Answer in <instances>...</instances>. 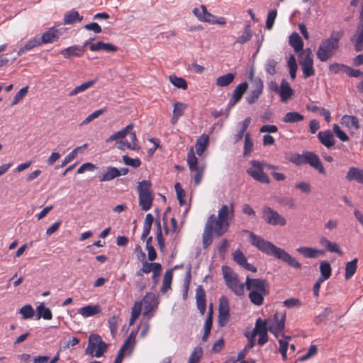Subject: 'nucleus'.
<instances>
[{"instance_id":"nucleus-52","label":"nucleus","mask_w":363,"mask_h":363,"mask_svg":"<svg viewBox=\"0 0 363 363\" xmlns=\"http://www.w3.org/2000/svg\"><path fill=\"white\" fill-rule=\"evenodd\" d=\"M320 274L323 278H330L332 274L330 264L328 261H322L320 264Z\"/></svg>"},{"instance_id":"nucleus-55","label":"nucleus","mask_w":363,"mask_h":363,"mask_svg":"<svg viewBox=\"0 0 363 363\" xmlns=\"http://www.w3.org/2000/svg\"><path fill=\"white\" fill-rule=\"evenodd\" d=\"M253 150V143L250 138V133H247L245 135V143H244V150L243 155L245 156L250 155Z\"/></svg>"},{"instance_id":"nucleus-57","label":"nucleus","mask_w":363,"mask_h":363,"mask_svg":"<svg viewBox=\"0 0 363 363\" xmlns=\"http://www.w3.org/2000/svg\"><path fill=\"white\" fill-rule=\"evenodd\" d=\"M277 16V11L276 9H272L269 11L267 14V18L266 20V28L268 30H271L273 28L275 19Z\"/></svg>"},{"instance_id":"nucleus-51","label":"nucleus","mask_w":363,"mask_h":363,"mask_svg":"<svg viewBox=\"0 0 363 363\" xmlns=\"http://www.w3.org/2000/svg\"><path fill=\"white\" fill-rule=\"evenodd\" d=\"M203 354V349L198 346L191 352L188 363H199Z\"/></svg>"},{"instance_id":"nucleus-44","label":"nucleus","mask_w":363,"mask_h":363,"mask_svg":"<svg viewBox=\"0 0 363 363\" xmlns=\"http://www.w3.org/2000/svg\"><path fill=\"white\" fill-rule=\"evenodd\" d=\"M141 310L142 303L139 301L135 302L132 308L131 316L129 321L130 325H132L135 323L136 319H138V318L140 316L141 313Z\"/></svg>"},{"instance_id":"nucleus-58","label":"nucleus","mask_w":363,"mask_h":363,"mask_svg":"<svg viewBox=\"0 0 363 363\" xmlns=\"http://www.w3.org/2000/svg\"><path fill=\"white\" fill-rule=\"evenodd\" d=\"M234 261L240 266L243 267L247 262L242 251L238 250L233 254Z\"/></svg>"},{"instance_id":"nucleus-42","label":"nucleus","mask_w":363,"mask_h":363,"mask_svg":"<svg viewBox=\"0 0 363 363\" xmlns=\"http://www.w3.org/2000/svg\"><path fill=\"white\" fill-rule=\"evenodd\" d=\"M169 82L177 88L186 90L188 88L187 82L182 77H179L174 74L169 77Z\"/></svg>"},{"instance_id":"nucleus-40","label":"nucleus","mask_w":363,"mask_h":363,"mask_svg":"<svg viewBox=\"0 0 363 363\" xmlns=\"http://www.w3.org/2000/svg\"><path fill=\"white\" fill-rule=\"evenodd\" d=\"M248 88V84L246 82L239 84L233 91V95L235 101H240L244 94Z\"/></svg>"},{"instance_id":"nucleus-47","label":"nucleus","mask_w":363,"mask_h":363,"mask_svg":"<svg viewBox=\"0 0 363 363\" xmlns=\"http://www.w3.org/2000/svg\"><path fill=\"white\" fill-rule=\"evenodd\" d=\"M186 104L177 101L174 104L173 109V117L172 120L176 118V121L179 119L184 114V110L186 108Z\"/></svg>"},{"instance_id":"nucleus-13","label":"nucleus","mask_w":363,"mask_h":363,"mask_svg":"<svg viewBox=\"0 0 363 363\" xmlns=\"http://www.w3.org/2000/svg\"><path fill=\"white\" fill-rule=\"evenodd\" d=\"M93 40V39H89L86 40L84 46L79 45H72L60 51V54L62 55L65 58H70L72 57H81L84 52V48L89 44V43Z\"/></svg>"},{"instance_id":"nucleus-23","label":"nucleus","mask_w":363,"mask_h":363,"mask_svg":"<svg viewBox=\"0 0 363 363\" xmlns=\"http://www.w3.org/2000/svg\"><path fill=\"white\" fill-rule=\"evenodd\" d=\"M101 311L100 306L98 305H87L78 310V313L84 318L95 315Z\"/></svg>"},{"instance_id":"nucleus-43","label":"nucleus","mask_w":363,"mask_h":363,"mask_svg":"<svg viewBox=\"0 0 363 363\" xmlns=\"http://www.w3.org/2000/svg\"><path fill=\"white\" fill-rule=\"evenodd\" d=\"M132 338H133V333H130V335L125 340V341L123 344L122 347H121V349L118 352V354H117V355L116 357V359H115L113 363H121V362L123 360V356H124V354H125V352L127 347H128V345H129Z\"/></svg>"},{"instance_id":"nucleus-28","label":"nucleus","mask_w":363,"mask_h":363,"mask_svg":"<svg viewBox=\"0 0 363 363\" xmlns=\"http://www.w3.org/2000/svg\"><path fill=\"white\" fill-rule=\"evenodd\" d=\"M297 252L303 255L307 258H315L318 255L323 254L324 251L321 250H317L308 247H300L297 248Z\"/></svg>"},{"instance_id":"nucleus-5","label":"nucleus","mask_w":363,"mask_h":363,"mask_svg":"<svg viewBox=\"0 0 363 363\" xmlns=\"http://www.w3.org/2000/svg\"><path fill=\"white\" fill-rule=\"evenodd\" d=\"M251 167L247 169V173L253 179L262 184H269L270 179L264 172V162L258 160L250 161Z\"/></svg>"},{"instance_id":"nucleus-37","label":"nucleus","mask_w":363,"mask_h":363,"mask_svg":"<svg viewBox=\"0 0 363 363\" xmlns=\"http://www.w3.org/2000/svg\"><path fill=\"white\" fill-rule=\"evenodd\" d=\"M40 45H41V44L39 41V38H31L25 44L24 46H23L22 48H21L18 50V51L17 52V55L21 56L23 54H24L26 51L31 50L34 48L40 46Z\"/></svg>"},{"instance_id":"nucleus-7","label":"nucleus","mask_w":363,"mask_h":363,"mask_svg":"<svg viewBox=\"0 0 363 363\" xmlns=\"http://www.w3.org/2000/svg\"><path fill=\"white\" fill-rule=\"evenodd\" d=\"M210 224L214 233L218 237L223 235L228 229L229 222L223 221L216 218L214 214L211 215L206 223V225Z\"/></svg>"},{"instance_id":"nucleus-61","label":"nucleus","mask_w":363,"mask_h":363,"mask_svg":"<svg viewBox=\"0 0 363 363\" xmlns=\"http://www.w3.org/2000/svg\"><path fill=\"white\" fill-rule=\"evenodd\" d=\"M333 313V309L331 307H327L323 309V311L315 317V323L316 325H319L321 322H323L330 314Z\"/></svg>"},{"instance_id":"nucleus-35","label":"nucleus","mask_w":363,"mask_h":363,"mask_svg":"<svg viewBox=\"0 0 363 363\" xmlns=\"http://www.w3.org/2000/svg\"><path fill=\"white\" fill-rule=\"evenodd\" d=\"M173 277V269H169L165 272L163 277L162 286L161 288V292L165 294L171 289V284Z\"/></svg>"},{"instance_id":"nucleus-30","label":"nucleus","mask_w":363,"mask_h":363,"mask_svg":"<svg viewBox=\"0 0 363 363\" xmlns=\"http://www.w3.org/2000/svg\"><path fill=\"white\" fill-rule=\"evenodd\" d=\"M304 120V116L296 111H290L285 114L282 121L286 123H298Z\"/></svg>"},{"instance_id":"nucleus-15","label":"nucleus","mask_w":363,"mask_h":363,"mask_svg":"<svg viewBox=\"0 0 363 363\" xmlns=\"http://www.w3.org/2000/svg\"><path fill=\"white\" fill-rule=\"evenodd\" d=\"M278 94L280 96L281 101L285 103L294 95V90L291 87L289 83L283 79L281 82Z\"/></svg>"},{"instance_id":"nucleus-63","label":"nucleus","mask_w":363,"mask_h":363,"mask_svg":"<svg viewBox=\"0 0 363 363\" xmlns=\"http://www.w3.org/2000/svg\"><path fill=\"white\" fill-rule=\"evenodd\" d=\"M123 161L126 165L131 166L135 168L139 167L141 164V161L139 158L133 159L128 155L123 156Z\"/></svg>"},{"instance_id":"nucleus-26","label":"nucleus","mask_w":363,"mask_h":363,"mask_svg":"<svg viewBox=\"0 0 363 363\" xmlns=\"http://www.w3.org/2000/svg\"><path fill=\"white\" fill-rule=\"evenodd\" d=\"M289 44L293 47L296 52H299L303 50V42L301 36L296 32L292 33L290 35Z\"/></svg>"},{"instance_id":"nucleus-59","label":"nucleus","mask_w":363,"mask_h":363,"mask_svg":"<svg viewBox=\"0 0 363 363\" xmlns=\"http://www.w3.org/2000/svg\"><path fill=\"white\" fill-rule=\"evenodd\" d=\"M277 62L274 59H268L265 64V71L270 75H274L276 74V66Z\"/></svg>"},{"instance_id":"nucleus-8","label":"nucleus","mask_w":363,"mask_h":363,"mask_svg":"<svg viewBox=\"0 0 363 363\" xmlns=\"http://www.w3.org/2000/svg\"><path fill=\"white\" fill-rule=\"evenodd\" d=\"M230 308L227 297L222 296L219 299L218 307V325L220 327H225L229 320Z\"/></svg>"},{"instance_id":"nucleus-22","label":"nucleus","mask_w":363,"mask_h":363,"mask_svg":"<svg viewBox=\"0 0 363 363\" xmlns=\"http://www.w3.org/2000/svg\"><path fill=\"white\" fill-rule=\"evenodd\" d=\"M57 39V30L54 27H52L43 33L41 38H39V41L42 45L53 43Z\"/></svg>"},{"instance_id":"nucleus-31","label":"nucleus","mask_w":363,"mask_h":363,"mask_svg":"<svg viewBox=\"0 0 363 363\" xmlns=\"http://www.w3.org/2000/svg\"><path fill=\"white\" fill-rule=\"evenodd\" d=\"M137 191L138 196L153 194L152 191V183L149 180H143L138 183Z\"/></svg>"},{"instance_id":"nucleus-50","label":"nucleus","mask_w":363,"mask_h":363,"mask_svg":"<svg viewBox=\"0 0 363 363\" xmlns=\"http://www.w3.org/2000/svg\"><path fill=\"white\" fill-rule=\"evenodd\" d=\"M174 189L177 193V199L179 201V203L180 206H184L186 204V193L184 190L182 188V186L179 182H177L174 185Z\"/></svg>"},{"instance_id":"nucleus-20","label":"nucleus","mask_w":363,"mask_h":363,"mask_svg":"<svg viewBox=\"0 0 363 363\" xmlns=\"http://www.w3.org/2000/svg\"><path fill=\"white\" fill-rule=\"evenodd\" d=\"M118 177H120L118 169L115 167L108 166L106 168L104 172L99 175V179L101 182H109Z\"/></svg>"},{"instance_id":"nucleus-45","label":"nucleus","mask_w":363,"mask_h":363,"mask_svg":"<svg viewBox=\"0 0 363 363\" xmlns=\"http://www.w3.org/2000/svg\"><path fill=\"white\" fill-rule=\"evenodd\" d=\"M233 216V205L231 204L230 210L227 205H223L218 211V218L223 221H228V216Z\"/></svg>"},{"instance_id":"nucleus-24","label":"nucleus","mask_w":363,"mask_h":363,"mask_svg":"<svg viewBox=\"0 0 363 363\" xmlns=\"http://www.w3.org/2000/svg\"><path fill=\"white\" fill-rule=\"evenodd\" d=\"M320 244L325 248V250L330 252H335L338 255H342V252L340 250V246L335 243L330 241L325 237H322L320 239Z\"/></svg>"},{"instance_id":"nucleus-1","label":"nucleus","mask_w":363,"mask_h":363,"mask_svg":"<svg viewBox=\"0 0 363 363\" xmlns=\"http://www.w3.org/2000/svg\"><path fill=\"white\" fill-rule=\"evenodd\" d=\"M222 272L227 286L237 296L244 295L245 286L250 291L249 299L255 306H261L264 297L269 294L270 284L267 279L250 278L247 276L245 283H241L238 275L228 266H223Z\"/></svg>"},{"instance_id":"nucleus-17","label":"nucleus","mask_w":363,"mask_h":363,"mask_svg":"<svg viewBox=\"0 0 363 363\" xmlns=\"http://www.w3.org/2000/svg\"><path fill=\"white\" fill-rule=\"evenodd\" d=\"M196 299L197 308L201 315H203L206 310V292L202 286H197L196 290Z\"/></svg>"},{"instance_id":"nucleus-36","label":"nucleus","mask_w":363,"mask_h":363,"mask_svg":"<svg viewBox=\"0 0 363 363\" xmlns=\"http://www.w3.org/2000/svg\"><path fill=\"white\" fill-rule=\"evenodd\" d=\"M83 19V16L79 14L77 11L72 10L65 14L64 22L65 24H72L75 22H80Z\"/></svg>"},{"instance_id":"nucleus-38","label":"nucleus","mask_w":363,"mask_h":363,"mask_svg":"<svg viewBox=\"0 0 363 363\" xmlns=\"http://www.w3.org/2000/svg\"><path fill=\"white\" fill-rule=\"evenodd\" d=\"M252 36V32L251 30L250 25L249 23H247L245 25L243 33L237 38L235 43L242 45L249 41L251 39Z\"/></svg>"},{"instance_id":"nucleus-25","label":"nucleus","mask_w":363,"mask_h":363,"mask_svg":"<svg viewBox=\"0 0 363 363\" xmlns=\"http://www.w3.org/2000/svg\"><path fill=\"white\" fill-rule=\"evenodd\" d=\"M209 137L208 135L202 134L196 142L195 147L198 155L201 156L208 145Z\"/></svg>"},{"instance_id":"nucleus-2","label":"nucleus","mask_w":363,"mask_h":363,"mask_svg":"<svg viewBox=\"0 0 363 363\" xmlns=\"http://www.w3.org/2000/svg\"><path fill=\"white\" fill-rule=\"evenodd\" d=\"M250 236L251 238V244L263 253L269 256H274L275 258L287 263L293 268H301V264L284 249L277 247L272 242L265 240L254 233H250Z\"/></svg>"},{"instance_id":"nucleus-41","label":"nucleus","mask_w":363,"mask_h":363,"mask_svg":"<svg viewBox=\"0 0 363 363\" xmlns=\"http://www.w3.org/2000/svg\"><path fill=\"white\" fill-rule=\"evenodd\" d=\"M98 81V79H94L91 80H89L83 84H82L79 86H76L70 93L69 96H73L77 94H78L80 92H83L88 89L89 88L91 87L96 82Z\"/></svg>"},{"instance_id":"nucleus-62","label":"nucleus","mask_w":363,"mask_h":363,"mask_svg":"<svg viewBox=\"0 0 363 363\" xmlns=\"http://www.w3.org/2000/svg\"><path fill=\"white\" fill-rule=\"evenodd\" d=\"M333 131L335 135L342 142H347L349 140L348 135L341 130L340 127L337 124L333 125Z\"/></svg>"},{"instance_id":"nucleus-11","label":"nucleus","mask_w":363,"mask_h":363,"mask_svg":"<svg viewBox=\"0 0 363 363\" xmlns=\"http://www.w3.org/2000/svg\"><path fill=\"white\" fill-rule=\"evenodd\" d=\"M359 24L357 28L355 34L351 40L354 43V50L356 52L363 50V5L359 13Z\"/></svg>"},{"instance_id":"nucleus-54","label":"nucleus","mask_w":363,"mask_h":363,"mask_svg":"<svg viewBox=\"0 0 363 363\" xmlns=\"http://www.w3.org/2000/svg\"><path fill=\"white\" fill-rule=\"evenodd\" d=\"M347 65L337 62H333L328 67L329 71L335 74L346 72Z\"/></svg>"},{"instance_id":"nucleus-53","label":"nucleus","mask_w":363,"mask_h":363,"mask_svg":"<svg viewBox=\"0 0 363 363\" xmlns=\"http://www.w3.org/2000/svg\"><path fill=\"white\" fill-rule=\"evenodd\" d=\"M19 313L21 314L23 319H30L33 318L35 314L34 309L30 304L26 305L21 308Z\"/></svg>"},{"instance_id":"nucleus-16","label":"nucleus","mask_w":363,"mask_h":363,"mask_svg":"<svg viewBox=\"0 0 363 363\" xmlns=\"http://www.w3.org/2000/svg\"><path fill=\"white\" fill-rule=\"evenodd\" d=\"M317 136L320 143L325 147L330 149L334 146L335 141L330 130L320 131L318 133Z\"/></svg>"},{"instance_id":"nucleus-4","label":"nucleus","mask_w":363,"mask_h":363,"mask_svg":"<svg viewBox=\"0 0 363 363\" xmlns=\"http://www.w3.org/2000/svg\"><path fill=\"white\" fill-rule=\"evenodd\" d=\"M108 345L98 334H91L89 337L86 354L91 357H101L106 352Z\"/></svg>"},{"instance_id":"nucleus-34","label":"nucleus","mask_w":363,"mask_h":363,"mask_svg":"<svg viewBox=\"0 0 363 363\" xmlns=\"http://www.w3.org/2000/svg\"><path fill=\"white\" fill-rule=\"evenodd\" d=\"M235 77V75L233 73H227L220 76L216 79V84L219 87L227 86L233 82Z\"/></svg>"},{"instance_id":"nucleus-10","label":"nucleus","mask_w":363,"mask_h":363,"mask_svg":"<svg viewBox=\"0 0 363 363\" xmlns=\"http://www.w3.org/2000/svg\"><path fill=\"white\" fill-rule=\"evenodd\" d=\"M268 329L271 333H275L277 330H284L285 328L286 313L279 315L275 313L273 318L267 319Z\"/></svg>"},{"instance_id":"nucleus-18","label":"nucleus","mask_w":363,"mask_h":363,"mask_svg":"<svg viewBox=\"0 0 363 363\" xmlns=\"http://www.w3.org/2000/svg\"><path fill=\"white\" fill-rule=\"evenodd\" d=\"M143 301L145 303V313L155 311L159 303L156 296L152 293H147Z\"/></svg>"},{"instance_id":"nucleus-33","label":"nucleus","mask_w":363,"mask_h":363,"mask_svg":"<svg viewBox=\"0 0 363 363\" xmlns=\"http://www.w3.org/2000/svg\"><path fill=\"white\" fill-rule=\"evenodd\" d=\"M213 228L210 226V224L205 225V228L203 230V233L202 235V244L203 247L204 249L208 248V247L211 244L213 241Z\"/></svg>"},{"instance_id":"nucleus-48","label":"nucleus","mask_w":363,"mask_h":363,"mask_svg":"<svg viewBox=\"0 0 363 363\" xmlns=\"http://www.w3.org/2000/svg\"><path fill=\"white\" fill-rule=\"evenodd\" d=\"M187 163L189 164V169L191 172L197 171L198 160L192 149L188 152Z\"/></svg>"},{"instance_id":"nucleus-14","label":"nucleus","mask_w":363,"mask_h":363,"mask_svg":"<svg viewBox=\"0 0 363 363\" xmlns=\"http://www.w3.org/2000/svg\"><path fill=\"white\" fill-rule=\"evenodd\" d=\"M341 123L347 128L351 133H354L360 128L359 119L354 116L344 115L341 118Z\"/></svg>"},{"instance_id":"nucleus-64","label":"nucleus","mask_w":363,"mask_h":363,"mask_svg":"<svg viewBox=\"0 0 363 363\" xmlns=\"http://www.w3.org/2000/svg\"><path fill=\"white\" fill-rule=\"evenodd\" d=\"M317 352L318 349L316 345H313L308 348V352L304 355H302L298 358V360L300 362L306 361L313 357L317 353Z\"/></svg>"},{"instance_id":"nucleus-19","label":"nucleus","mask_w":363,"mask_h":363,"mask_svg":"<svg viewBox=\"0 0 363 363\" xmlns=\"http://www.w3.org/2000/svg\"><path fill=\"white\" fill-rule=\"evenodd\" d=\"M89 49L93 52L105 51L106 52H113L118 50V48L109 43L98 41L96 43L91 44Z\"/></svg>"},{"instance_id":"nucleus-3","label":"nucleus","mask_w":363,"mask_h":363,"mask_svg":"<svg viewBox=\"0 0 363 363\" xmlns=\"http://www.w3.org/2000/svg\"><path fill=\"white\" fill-rule=\"evenodd\" d=\"M342 35L340 31H333L328 38L320 42L316 52L317 58L320 62H326L335 55L340 48Z\"/></svg>"},{"instance_id":"nucleus-46","label":"nucleus","mask_w":363,"mask_h":363,"mask_svg":"<svg viewBox=\"0 0 363 363\" xmlns=\"http://www.w3.org/2000/svg\"><path fill=\"white\" fill-rule=\"evenodd\" d=\"M299 57L300 65L313 64V53L309 48L306 50L305 53L303 52V50L301 51Z\"/></svg>"},{"instance_id":"nucleus-29","label":"nucleus","mask_w":363,"mask_h":363,"mask_svg":"<svg viewBox=\"0 0 363 363\" xmlns=\"http://www.w3.org/2000/svg\"><path fill=\"white\" fill-rule=\"evenodd\" d=\"M37 315L35 319L39 320L43 318L45 320H51L52 313L51 310L46 307L44 303H40L36 308Z\"/></svg>"},{"instance_id":"nucleus-32","label":"nucleus","mask_w":363,"mask_h":363,"mask_svg":"<svg viewBox=\"0 0 363 363\" xmlns=\"http://www.w3.org/2000/svg\"><path fill=\"white\" fill-rule=\"evenodd\" d=\"M139 206L143 211H148L151 208L154 200L153 194L138 196Z\"/></svg>"},{"instance_id":"nucleus-49","label":"nucleus","mask_w":363,"mask_h":363,"mask_svg":"<svg viewBox=\"0 0 363 363\" xmlns=\"http://www.w3.org/2000/svg\"><path fill=\"white\" fill-rule=\"evenodd\" d=\"M143 266H142V271L144 272L145 274H148L150 272H153V270H156L162 267V265L160 263L157 262H147L145 259L143 261H141Z\"/></svg>"},{"instance_id":"nucleus-6","label":"nucleus","mask_w":363,"mask_h":363,"mask_svg":"<svg viewBox=\"0 0 363 363\" xmlns=\"http://www.w3.org/2000/svg\"><path fill=\"white\" fill-rule=\"evenodd\" d=\"M264 221L272 225L284 226L286 224V218L269 206H264L262 209Z\"/></svg>"},{"instance_id":"nucleus-60","label":"nucleus","mask_w":363,"mask_h":363,"mask_svg":"<svg viewBox=\"0 0 363 363\" xmlns=\"http://www.w3.org/2000/svg\"><path fill=\"white\" fill-rule=\"evenodd\" d=\"M303 75L305 79L311 77L315 74L313 64L301 65Z\"/></svg>"},{"instance_id":"nucleus-39","label":"nucleus","mask_w":363,"mask_h":363,"mask_svg":"<svg viewBox=\"0 0 363 363\" xmlns=\"http://www.w3.org/2000/svg\"><path fill=\"white\" fill-rule=\"evenodd\" d=\"M357 258H354L346 264L345 273V279L346 280L350 279L355 274L357 268Z\"/></svg>"},{"instance_id":"nucleus-27","label":"nucleus","mask_w":363,"mask_h":363,"mask_svg":"<svg viewBox=\"0 0 363 363\" xmlns=\"http://www.w3.org/2000/svg\"><path fill=\"white\" fill-rule=\"evenodd\" d=\"M269 331L268 323L267 319L262 320L261 318L257 319L255 328L252 332V336L258 334L265 333Z\"/></svg>"},{"instance_id":"nucleus-21","label":"nucleus","mask_w":363,"mask_h":363,"mask_svg":"<svg viewBox=\"0 0 363 363\" xmlns=\"http://www.w3.org/2000/svg\"><path fill=\"white\" fill-rule=\"evenodd\" d=\"M346 179L350 182L355 181L359 184H363V169L355 167H350L346 174Z\"/></svg>"},{"instance_id":"nucleus-56","label":"nucleus","mask_w":363,"mask_h":363,"mask_svg":"<svg viewBox=\"0 0 363 363\" xmlns=\"http://www.w3.org/2000/svg\"><path fill=\"white\" fill-rule=\"evenodd\" d=\"M28 91V86H24L21 88L14 96L13 99L11 102V106L16 105L18 104L27 94Z\"/></svg>"},{"instance_id":"nucleus-9","label":"nucleus","mask_w":363,"mask_h":363,"mask_svg":"<svg viewBox=\"0 0 363 363\" xmlns=\"http://www.w3.org/2000/svg\"><path fill=\"white\" fill-rule=\"evenodd\" d=\"M250 79L253 82L255 89L252 90L249 95L246 97V101L249 104H253L258 100L262 94L264 89V84L259 77L254 79L253 72L250 74Z\"/></svg>"},{"instance_id":"nucleus-12","label":"nucleus","mask_w":363,"mask_h":363,"mask_svg":"<svg viewBox=\"0 0 363 363\" xmlns=\"http://www.w3.org/2000/svg\"><path fill=\"white\" fill-rule=\"evenodd\" d=\"M304 162L305 164H309L313 168L317 169L320 174H325V170L323 166L320 158L313 152L304 151Z\"/></svg>"}]
</instances>
